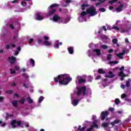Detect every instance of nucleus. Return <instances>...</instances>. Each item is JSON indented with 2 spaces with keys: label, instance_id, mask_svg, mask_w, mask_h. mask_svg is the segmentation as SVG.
<instances>
[{
  "label": "nucleus",
  "instance_id": "f257e3e1",
  "mask_svg": "<svg viewBox=\"0 0 131 131\" xmlns=\"http://www.w3.org/2000/svg\"><path fill=\"white\" fill-rule=\"evenodd\" d=\"M66 74H60L54 78V82L60 83L62 85H67L72 80V78L70 77H65Z\"/></svg>",
  "mask_w": 131,
  "mask_h": 131
},
{
  "label": "nucleus",
  "instance_id": "f03ea898",
  "mask_svg": "<svg viewBox=\"0 0 131 131\" xmlns=\"http://www.w3.org/2000/svg\"><path fill=\"white\" fill-rule=\"evenodd\" d=\"M56 7H60V5L57 4H53L48 7V13L46 14V16L47 17L53 16V15L56 13L57 11V9L55 8Z\"/></svg>",
  "mask_w": 131,
  "mask_h": 131
},
{
  "label": "nucleus",
  "instance_id": "7ed1b4c3",
  "mask_svg": "<svg viewBox=\"0 0 131 131\" xmlns=\"http://www.w3.org/2000/svg\"><path fill=\"white\" fill-rule=\"evenodd\" d=\"M77 96H80L82 93L83 96H85L86 95V87H85V86L78 88H77Z\"/></svg>",
  "mask_w": 131,
  "mask_h": 131
},
{
  "label": "nucleus",
  "instance_id": "20e7f679",
  "mask_svg": "<svg viewBox=\"0 0 131 131\" xmlns=\"http://www.w3.org/2000/svg\"><path fill=\"white\" fill-rule=\"evenodd\" d=\"M86 12L87 14H90L91 17L96 16V15L98 14V12L96 11V8L94 7H90L89 9H86Z\"/></svg>",
  "mask_w": 131,
  "mask_h": 131
},
{
  "label": "nucleus",
  "instance_id": "39448f33",
  "mask_svg": "<svg viewBox=\"0 0 131 131\" xmlns=\"http://www.w3.org/2000/svg\"><path fill=\"white\" fill-rule=\"evenodd\" d=\"M109 115V113L107 111L102 112L100 115L101 120H105L106 116Z\"/></svg>",
  "mask_w": 131,
  "mask_h": 131
},
{
  "label": "nucleus",
  "instance_id": "423d86ee",
  "mask_svg": "<svg viewBox=\"0 0 131 131\" xmlns=\"http://www.w3.org/2000/svg\"><path fill=\"white\" fill-rule=\"evenodd\" d=\"M126 52V50L125 49L123 50L122 52L119 53L118 54H116V56L118 57V58H120V59H123V55H125V53Z\"/></svg>",
  "mask_w": 131,
  "mask_h": 131
},
{
  "label": "nucleus",
  "instance_id": "0eeeda50",
  "mask_svg": "<svg viewBox=\"0 0 131 131\" xmlns=\"http://www.w3.org/2000/svg\"><path fill=\"white\" fill-rule=\"evenodd\" d=\"M16 57L14 56L9 57L8 61L10 62V64H14L16 62Z\"/></svg>",
  "mask_w": 131,
  "mask_h": 131
},
{
  "label": "nucleus",
  "instance_id": "6e6552de",
  "mask_svg": "<svg viewBox=\"0 0 131 131\" xmlns=\"http://www.w3.org/2000/svg\"><path fill=\"white\" fill-rule=\"evenodd\" d=\"M61 19V17L59 16L58 14H55L53 17V20L54 22H58Z\"/></svg>",
  "mask_w": 131,
  "mask_h": 131
},
{
  "label": "nucleus",
  "instance_id": "1a4fd4ad",
  "mask_svg": "<svg viewBox=\"0 0 131 131\" xmlns=\"http://www.w3.org/2000/svg\"><path fill=\"white\" fill-rule=\"evenodd\" d=\"M108 74H105V77H107L108 78H113V77H114V76H115V75L114 74H113V72L112 71H110L108 72Z\"/></svg>",
  "mask_w": 131,
  "mask_h": 131
},
{
  "label": "nucleus",
  "instance_id": "9d476101",
  "mask_svg": "<svg viewBox=\"0 0 131 131\" xmlns=\"http://www.w3.org/2000/svg\"><path fill=\"white\" fill-rule=\"evenodd\" d=\"M120 122H121V121L119 119H115L114 121L110 123V124L112 125V126H114L115 124H118Z\"/></svg>",
  "mask_w": 131,
  "mask_h": 131
},
{
  "label": "nucleus",
  "instance_id": "9b49d317",
  "mask_svg": "<svg viewBox=\"0 0 131 131\" xmlns=\"http://www.w3.org/2000/svg\"><path fill=\"white\" fill-rule=\"evenodd\" d=\"M16 123H17V120L16 119L13 120L11 122L10 124L12 128H16V127H17V126H16Z\"/></svg>",
  "mask_w": 131,
  "mask_h": 131
},
{
  "label": "nucleus",
  "instance_id": "f8f14e48",
  "mask_svg": "<svg viewBox=\"0 0 131 131\" xmlns=\"http://www.w3.org/2000/svg\"><path fill=\"white\" fill-rule=\"evenodd\" d=\"M123 10V4H121L120 6H118V7H117L116 9V11L118 12V13L122 12Z\"/></svg>",
  "mask_w": 131,
  "mask_h": 131
},
{
  "label": "nucleus",
  "instance_id": "ddd939ff",
  "mask_svg": "<svg viewBox=\"0 0 131 131\" xmlns=\"http://www.w3.org/2000/svg\"><path fill=\"white\" fill-rule=\"evenodd\" d=\"M36 20L38 21H41V20H43V17L39 14V13L36 14Z\"/></svg>",
  "mask_w": 131,
  "mask_h": 131
},
{
  "label": "nucleus",
  "instance_id": "4468645a",
  "mask_svg": "<svg viewBox=\"0 0 131 131\" xmlns=\"http://www.w3.org/2000/svg\"><path fill=\"white\" fill-rule=\"evenodd\" d=\"M68 51L71 55H73V54H74V49L73 48V47H68Z\"/></svg>",
  "mask_w": 131,
  "mask_h": 131
},
{
  "label": "nucleus",
  "instance_id": "2eb2a0df",
  "mask_svg": "<svg viewBox=\"0 0 131 131\" xmlns=\"http://www.w3.org/2000/svg\"><path fill=\"white\" fill-rule=\"evenodd\" d=\"M93 52H95L97 56H100L102 53L101 52V50L99 49H95L93 50Z\"/></svg>",
  "mask_w": 131,
  "mask_h": 131
},
{
  "label": "nucleus",
  "instance_id": "dca6fc26",
  "mask_svg": "<svg viewBox=\"0 0 131 131\" xmlns=\"http://www.w3.org/2000/svg\"><path fill=\"white\" fill-rule=\"evenodd\" d=\"M42 45H44L45 46H46V47H51V46H52L51 42L48 41V40H45L42 42Z\"/></svg>",
  "mask_w": 131,
  "mask_h": 131
},
{
  "label": "nucleus",
  "instance_id": "f3484780",
  "mask_svg": "<svg viewBox=\"0 0 131 131\" xmlns=\"http://www.w3.org/2000/svg\"><path fill=\"white\" fill-rule=\"evenodd\" d=\"M79 102V100L77 99H74L72 103L73 106H77V104H78Z\"/></svg>",
  "mask_w": 131,
  "mask_h": 131
},
{
  "label": "nucleus",
  "instance_id": "a211bd4d",
  "mask_svg": "<svg viewBox=\"0 0 131 131\" xmlns=\"http://www.w3.org/2000/svg\"><path fill=\"white\" fill-rule=\"evenodd\" d=\"M98 73L99 74H105L106 73V72L104 71V69H99L98 70Z\"/></svg>",
  "mask_w": 131,
  "mask_h": 131
},
{
  "label": "nucleus",
  "instance_id": "6ab92c4d",
  "mask_svg": "<svg viewBox=\"0 0 131 131\" xmlns=\"http://www.w3.org/2000/svg\"><path fill=\"white\" fill-rule=\"evenodd\" d=\"M30 64H31V65H32V66L33 67H34V66H35V61L33 59L31 58L30 60V62H29Z\"/></svg>",
  "mask_w": 131,
  "mask_h": 131
},
{
  "label": "nucleus",
  "instance_id": "aec40b11",
  "mask_svg": "<svg viewBox=\"0 0 131 131\" xmlns=\"http://www.w3.org/2000/svg\"><path fill=\"white\" fill-rule=\"evenodd\" d=\"M77 130L78 131H85V126L81 128V125H79Z\"/></svg>",
  "mask_w": 131,
  "mask_h": 131
},
{
  "label": "nucleus",
  "instance_id": "412c9836",
  "mask_svg": "<svg viewBox=\"0 0 131 131\" xmlns=\"http://www.w3.org/2000/svg\"><path fill=\"white\" fill-rule=\"evenodd\" d=\"M59 40H57L56 41V43L55 45H54V48H56V49H59Z\"/></svg>",
  "mask_w": 131,
  "mask_h": 131
},
{
  "label": "nucleus",
  "instance_id": "4be33fe9",
  "mask_svg": "<svg viewBox=\"0 0 131 131\" xmlns=\"http://www.w3.org/2000/svg\"><path fill=\"white\" fill-rule=\"evenodd\" d=\"M12 104L14 107H17L18 106V101L17 100H13L12 102Z\"/></svg>",
  "mask_w": 131,
  "mask_h": 131
},
{
  "label": "nucleus",
  "instance_id": "5701e85b",
  "mask_svg": "<svg viewBox=\"0 0 131 131\" xmlns=\"http://www.w3.org/2000/svg\"><path fill=\"white\" fill-rule=\"evenodd\" d=\"M129 81H131L130 79H128V80L126 81L125 85L127 88H129V86H130V83Z\"/></svg>",
  "mask_w": 131,
  "mask_h": 131
},
{
  "label": "nucleus",
  "instance_id": "b1692460",
  "mask_svg": "<svg viewBox=\"0 0 131 131\" xmlns=\"http://www.w3.org/2000/svg\"><path fill=\"white\" fill-rule=\"evenodd\" d=\"M119 76H120V77H125V74L123 73V71H121L119 73Z\"/></svg>",
  "mask_w": 131,
  "mask_h": 131
},
{
  "label": "nucleus",
  "instance_id": "393cba45",
  "mask_svg": "<svg viewBox=\"0 0 131 131\" xmlns=\"http://www.w3.org/2000/svg\"><path fill=\"white\" fill-rule=\"evenodd\" d=\"M27 100H28L29 104H32V103H33V100L31 99L30 97H28Z\"/></svg>",
  "mask_w": 131,
  "mask_h": 131
},
{
  "label": "nucleus",
  "instance_id": "a878e982",
  "mask_svg": "<svg viewBox=\"0 0 131 131\" xmlns=\"http://www.w3.org/2000/svg\"><path fill=\"white\" fill-rule=\"evenodd\" d=\"M21 6H23V7H24L25 8H27V3H26V2H23L21 3Z\"/></svg>",
  "mask_w": 131,
  "mask_h": 131
},
{
  "label": "nucleus",
  "instance_id": "bb28decb",
  "mask_svg": "<svg viewBox=\"0 0 131 131\" xmlns=\"http://www.w3.org/2000/svg\"><path fill=\"white\" fill-rule=\"evenodd\" d=\"M78 82L79 83H83V82H85V79H82V78L79 79L78 80Z\"/></svg>",
  "mask_w": 131,
  "mask_h": 131
},
{
  "label": "nucleus",
  "instance_id": "cd10ccee",
  "mask_svg": "<svg viewBox=\"0 0 131 131\" xmlns=\"http://www.w3.org/2000/svg\"><path fill=\"white\" fill-rule=\"evenodd\" d=\"M109 64L110 65H113L114 64H118V61H112L109 62Z\"/></svg>",
  "mask_w": 131,
  "mask_h": 131
},
{
  "label": "nucleus",
  "instance_id": "c85d7f7f",
  "mask_svg": "<svg viewBox=\"0 0 131 131\" xmlns=\"http://www.w3.org/2000/svg\"><path fill=\"white\" fill-rule=\"evenodd\" d=\"M45 99V97H43V96H40L38 100V103H41V102H42V101H43V99Z\"/></svg>",
  "mask_w": 131,
  "mask_h": 131
},
{
  "label": "nucleus",
  "instance_id": "c756f323",
  "mask_svg": "<svg viewBox=\"0 0 131 131\" xmlns=\"http://www.w3.org/2000/svg\"><path fill=\"white\" fill-rule=\"evenodd\" d=\"M14 116L13 114H9V113L6 114V118L7 119L10 118V117H13Z\"/></svg>",
  "mask_w": 131,
  "mask_h": 131
},
{
  "label": "nucleus",
  "instance_id": "7c9ffc66",
  "mask_svg": "<svg viewBox=\"0 0 131 131\" xmlns=\"http://www.w3.org/2000/svg\"><path fill=\"white\" fill-rule=\"evenodd\" d=\"M112 42L114 45H116V43H117V42H118V40H117V39H116V38L113 39Z\"/></svg>",
  "mask_w": 131,
  "mask_h": 131
},
{
  "label": "nucleus",
  "instance_id": "2f4dec72",
  "mask_svg": "<svg viewBox=\"0 0 131 131\" xmlns=\"http://www.w3.org/2000/svg\"><path fill=\"white\" fill-rule=\"evenodd\" d=\"M101 49H103V50H107L108 49V46L106 45H103L101 46Z\"/></svg>",
  "mask_w": 131,
  "mask_h": 131
},
{
  "label": "nucleus",
  "instance_id": "473e14b6",
  "mask_svg": "<svg viewBox=\"0 0 131 131\" xmlns=\"http://www.w3.org/2000/svg\"><path fill=\"white\" fill-rule=\"evenodd\" d=\"M88 4H83L81 5L82 7V11H84V10H85V7H88Z\"/></svg>",
  "mask_w": 131,
  "mask_h": 131
},
{
  "label": "nucleus",
  "instance_id": "72a5a7b5",
  "mask_svg": "<svg viewBox=\"0 0 131 131\" xmlns=\"http://www.w3.org/2000/svg\"><path fill=\"white\" fill-rule=\"evenodd\" d=\"M102 125L103 127H107L109 125V123L107 122H104L102 124Z\"/></svg>",
  "mask_w": 131,
  "mask_h": 131
},
{
  "label": "nucleus",
  "instance_id": "f704fd0d",
  "mask_svg": "<svg viewBox=\"0 0 131 131\" xmlns=\"http://www.w3.org/2000/svg\"><path fill=\"white\" fill-rule=\"evenodd\" d=\"M115 104H116L117 105H118V104H120V100H119V99L117 98L115 100Z\"/></svg>",
  "mask_w": 131,
  "mask_h": 131
},
{
  "label": "nucleus",
  "instance_id": "c9c22d12",
  "mask_svg": "<svg viewBox=\"0 0 131 131\" xmlns=\"http://www.w3.org/2000/svg\"><path fill=\"white\" fill-rule=\"evenodd\" d=\"M107 60L110 61V60H111V59H112V54H107Z\"/></svg>",
  "mask_w": 131,
  "mask_h": 131
},
{
  "label": "nucleus",
  "instance_id": "e433bc0d",
  "mask_svg": "<svg viewBox=\"0 0 131 131\" xmlns=\"http://www.w3.org/2000/svg\"><path fill=\"white\" fill-rule=\"evenodd\" d=\"M112 29H115V30H117V31L120 30V29L118 28V27L117 26L112 27Z\"/></svg>",
  "mask_w": 131,
  "mask_h": 131
},
{
  "label": "nucleus",
  "instance_id": "4c0bfd02",
  "mask_svg": "<svg viewBox=\"0 0 131 131\" xmlns=\"http://www.w3.org/2000/svg\"><path fill=\"white\" fill-rule=\"evenodd\" d=\"M86 14H88V13H86V12L85 11H83L81 13V16L82 17H83L84 16H85V15H86Z\"/></svg>",
  "mask_w": 131,
  "mask_h": 131
},
{
  "label": "nucleus",
  "instance_id": "58836bf2",
  "mask_svg": "<svg viewBox=\"0 0 131 131\" xmlns=\"http://www.w3.org/2000/svg\"><path fill=\"white\" fill-rule=\"evenodd\" d=\"M20 104H24L25 103V99L24 98H22L20 100Z\"/></svg>",
  "mask_w": 131,
  "mask_h": 131
},
{
  "label": "nucleus",
  "instance_id": "ea45409f",
  "mask_svg": "<svg viewBox=\"0 0 131 131\" xmlns=\"http://www.w3.org/2000/svg\"><path fill=\"white\" fill-rule=\"evenodd\" d=\"M16 124H17V126H20L21 125V124H22V122H21L20 121L16 120Z\"/></svg>",
  "mask_w": 131,
  "mask_h": 131
},
{
  "label": "nucleus",
  "instance_id": "a19ab883",
  "mask_svg": "<svg viewBox=\"0 0 131 131\" xmlns=\"http://www.w3.org/2000/svg\"><path fill=\"white\" fill-rule=\"evenodd\" d=\"M14 92L13 90H10L6 91V93L8 94V95H11V94H13Z\"/></svg>",
  "mask_w": 131,
  "mask_h": 131
},
{
  "label": "nucleus",
  "instance_id": "79ce46f5",
  "mask_svg": "<svg viewBox=\"0 0 131 131\" xmlns=\"http://www.w3.org/2000/svg\"><path fill=\"white\" fill-rule=\"evenodd\" d=\"M100 12H106V9L104 8H99Z\"/></svg>",
  "mask_w": 131,
  "mask_h": 131
},
{
  "label": "nucleus",
  "instance_id": "37998d69",
  "mask_svg": "<svg viewBox=\"0 0 131 131\" xmlns=\"http://www.w3.org/2000/svg\"><path fill=\"white\" fill-rule=\"evenodd\" d=\"M14 69H15V70H17V71H19V70H20V67L17 66H15Z\"/></svg>",
  "mask_w": 131,
  "mask_h": 131
},
{
  "label": "nucleus",
  "instance_id": "c03bdc74",
  "mask_svg": "<svg viewBox=\"0 0 131 131\" xmlns=\"http://www.w3.org/2000/svg\"><path fill=\"white\" fill-rule=\"evenodd\" d=\"M23 76L24 77H25V78H26V79H27V78H28V77H29V76H28V75H27L26 74H25V73H24L23 74Z\"/></svg>",
  "mask_w": 131,
  "mask_h": 131
},
{
  "label": "nucleus",
  "instance_id": "a18cd8bd",
  "mask_svg": "<svg viewBox=\"0 0 131 131\" xmlns=\"http://www.w3.org/2000/svg\"><path fill=\"white\" fill-rule=\"evenodd\" d=\"M43 38H44L45 40H49V39H50V38L47 36H44Z\"/></svg>",
  "mask_w": 131,
  "mask_h": 131
},
{
  "label": "nucleus",
  "instance_id": "49530a36",
  "mask_svg": "<svg viewBox=\"0 0 131 131\" xmlns=\"http://www.w3.org/2000/svg\"><path fill=\"white\" fill-rule=\"evenodd\" d=\"M124 98H126V94L124 93V94H122L121 98L124 99Z\"/></svg>",
  "mask_w": 131,
  "mask_h": 131
},
{
  "label": "nucleus",
  "instance_id": "de8ad7c7",
  "mask_svg": "<svg viewBox=\"0 0 131 131\" xmlns=\"http://www.w3.org/2000/svg\"><path fill=\"white\" fill-rule=\"evenodd\" d=\"M42 42H42V41L41 40V39H40V38L38 39V45H39V43H42Z\"/></svg>",
  "mask_w": 131,
  "mask_h": 131
},
{
  "label": "nucleus",
  "instance_id": "09e8293b",
  "mask_svg": "<svg viewBox=\"0 0 131 131\" xmlns=\"http://www.w3.org/2000/svg\"><path fill=\"white\" fill-rule=\"evenodd\" d=\"M9 27H10V28H11V29H14L15 28V27H14L13 24H10Z\"/></svg>",
  "mask_w": 131,
  "mask_h": 131
},
{
  "label": "nucleus",
  "instance_id": "8fccbe9b",
  "mask_svg": "<svg viewBox=\"0 0 131 131\" xmlns=\"http://www.w3.org/2000/svg\"><path fill=\"white\" fill-rule=\"evenodd\" d=\"M93 127H98L99 126H98V124H97L96 123H93V125L92 126Z\"/></svg>",
  "mask_w": 131,
  "mask_h": 131
},
{
  "label": "nucleus",
  "instance_id": "3c124183",
  "mask_svg": "<svg viewBox=\"0 0 131 131\" xmlns=\"http://www.w3.org/2000/svg\"><path fill=\"white\" fill-rule=\"evenodd\" d=\"M33 42V39L31 38L29 41V45H30Z\"/></svg>",
  "mask_w": 131,
  "mask_h": 131
},
{
  "label": "nucleus",
  "instance_id": "603ef678",
  "mask_svg": "<svg viewBox=\"0 0 131 131\" xmlns=\"http://www.w3.org/2000/svg\"><path fill=\"white\" fill-rule=\"evenodd\" d=\"M109 111H111V112H113L114 111V108L113 107H110L108 108Z\"/></svg>",
  "mask_w": 131,
  "mask_h": 131
},
{
  "label": "nucleus",
  "instance_id": "864d4df0",
  "mask_svg": "<svg viewBox=\"0 0 131 131\" xmlns=\"http://www.w3.org/2000/svg\"><path fill=\"white\" fill-rule=\"evenodd\" d=\"M10 71H11V74H15V73H16V71L15 70L12 71V69H10Z\"/></svg>",
  "mask_w": 131,
  "mask_h": 131
},
{
  "label": "nucleus",
  "instance_id": "5fc2aeb1",
  "mask_svg": "<svg viewBox=\"0 0 131 131\" xmlns=\"http://www.w3.org/2000/svg\"><path fill=\"white\" fill-rule=\"evenodd\" d=\"M5 49L6 50H9V49H10V46L8 45H5Z\"/></svg>",
  "mask_w": 131,
  "mask_h": 131
},
{
  "label": "nucleus",
  "instance_id": "6e6d98bb",
  "mask_svg": "<svg viewBox=\"0 0 131 131\" xmlns=\"http://www.w3.org/2000/svg\"><path fill=\"white\" fill-rule=\"evenodd\" d=\"M66 3L67 4H71V3H72V1H71V0H66Z\"/></svg>",
  "mask_w": 131,
  "mask_h": 131
},
{
  "label": "nucleus",
  "instance_id": "4d7b16f0",
  "mask_svg": "<svg viewBox=\"0 0 131 131\" xmlns=\"http://www.w3.org/2000/svg\"><path fill=\"white\" fill-rule=\"evenodd\" d=\"M119 70H120V71H122V70H124V66H122L120 69Z\"/></svg>",
  "mask_w": 131,
  "mask_h": 131
},
{
  "label": "nucleus",
  "instance_id": "13d9d810",
  "mask_svg": "<svg viewBox=\"0 0 131 131\" xmlns=\"http://www.w3.org/2000/svg\"><path fill=\"white\" fill-rule=\"evenodd\" d=\"M93 129V126H91L90 128H88L86 131H92Z\"/></svg>",
  "mask_w": 131,
  "mask_h": 131
},
{
  "label": "nucleus",
  "instance_id": "bf43d9fd",
  "mask_svg": "<svg viewBox=\"0 0 131 131\" xmlns=\"http://www.w3.org/2000/svg\"><path fill=\"white\" fill-rule=\"evenodd\" d=\"M13 40H14V41H17V36H14Z\"/></svg>",
  "mask_w": 131,
  "mask_h": 131
},
{
  "label": "nucleus",
  "instance_id": "052dcab7",
  "mask_svg": "<svg viewBox=\"0 0 131 131\" xmlns=\"http://www.w3.org/2000/svg\"><path fill=\"white\" fill-rule=\"evenodd\" d=\"M125 41L126 43H129V41H128V38H126L125 39Z\"/></svg>",
  "mask_w": 131,
  "mask_h": 131
},
{
  "label": "nucleus",
  "instance_id": "680f3d73",
  "mask_svg": "<svg viewBox=\"0 0 131 131\" xmlns=\"http://www.w3.org/2000/svg\"><path fill=\"white\" fill-rule=\"evenodd\" d=\"M4 99H5L4 97L0 96V102H2V101H4Z\"/></svg>",
  "mask_w": 131,
  "mask_h": 131
},
{
  "label": "nucleus",
  "instance_id": "e2e57ef3",
  "mask_svg": "<svg viewBox=\"0 0 131 131\" xmlns=\"http://www.w3.org/2000/svg\"><path fill=\"white\" fill-rule=\"evenodd\" d=\"M108 4H110V5H112V4H114V3L113 2V1H108Z\"/></svg>",
  "mask_w": 131,
  "mask_h": 131
},
{
  "label": "nucleus",
  "instance_id": "0e129e2a",
  "mask_svg": "<svg viewBox=\"0 0 131 131\" xmlns=\"http://www.w3.org/2000/svg\"><path fill=\"white\" fill-rule=\"evenodd\" d=\"M108 53H113V49H111L108 50Z\"/></svg>",
  "mask_w": 131,
  "mask_h": 131
},
{
  "label": "nucleus",
  "instance_id": "69168bd1",
  "mask_svg": "<svg viewBox=\"0 0 131 131\" xmlns=\"http://www.w3.org/2000/svg\"><path fill=\"white\" fill-rule=\"evenodd\" d=\"M100 78H101V75H98V76H97V77H96V79H97V80L100 79Z\"/></svg>",
  "mask_w": 131,
  "mask_h": 131
},
{
  "label": "nucleus",
  "instance_id": "338daca9",
  "mask_svg": "<svg viewBox=\"0 0 131 131\" xmlns=\"http://www.w3.org/2000/svg\"><path fill=\"white\" fill-rule=\"evenodd\" d=\"M14 97H16V98H19V95L18 94H14Z\"/></svg>",
  "mask_w": 131,
  "mask_h": 131
},
{
  "label": "nucleus",
  "instance_id": "774afa93",
  "mask_svg": "<svg viewBox=\"0 0 131 131\" xmlns=\"http://www.w3.org/2000/svg\"><path fill=\"white\" fill-rule=\"evenodd\" d=\"M18 2V0H14L12 1V4H15V3H17Z\"/></svg>",
  "mask_w": 131,
  "mask_h": 131
}]
</instances>
